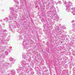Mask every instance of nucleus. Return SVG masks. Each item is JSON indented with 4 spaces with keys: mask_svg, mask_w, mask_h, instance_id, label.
Masks as SVG:
<instances>
[{
    "mask_svg": "<svg viewBox=\"0 0 75 75\" xmlns=\"http://www.w3.org/2000/svg\"><path fill=\"white\" fill-rule=\"evenodd\" d=\"M63 0V3L66 4V10L67 12H70L71 11L72 14L73 15H75V7H73L71 9V10L70 9L71 6H72V2L69 1L67 2L66 1H64V0Z\"/></svg>",
    "mask_w": 75,
    "mask_h": 75,
    "instance_id": "1",
    "label": "nucleus"
},
{
    "mask_svg": "<svg viewBox=\"0 0 75 75\" xmlns=\"http://www.w3.org/2000/svg\"><path fill=\"white\" fill-rule=\"evenodd\" d=\"M10 14L8 15V17L10 20H13L16 18V14L14 13V9L13 8H10Z\"/></svg>",
    "mask_w": 75,
    "mask_h": 75,
    "instance_id": "2",
    "label": "nucleus"
},
{
    "mask_svg": "<svg viewBox=\"0 0 75 75\" xmlns=\"http://www.w3.org/2000/svg\"><path fill=\"white\" fill-rule=\"evenodd\" d=\"M23 70H24V68L22 67H18V68L17 69V71L18 73H20V71L21 70L20 74H19V75H25V74H24L23 72H22Z\"/></svg>",
    "mask_w": 75,
    "mask_h": 75,
    "instance_id": "3",
    "label": "nucleus"
},
{
    "mask_svg": "<svg viewBox=\"0 0 75 75\" xmlns=\"http://www.w3.org/2000/svg\"><path fill=\"white\" fill-rule=\"evenodd\" d=\"M72 23L73 25V27H74V28L73 29V31H75V21H72Z\"/></svg>",
    "mask_w": 75,
    "mask_h": 75,
    "instance_id": "4",
    "label": "nucleus"
},
{
    "mask_svg": "<svg viewBox=\"0 0 75 75\" xmlns=\"http://www.w3.org/2000/svg\"><path fill=\"white\" fill-rule=\"evenodd\" d=\"M11 23H10L9 25V27L10 29H12L13 28V26L11 25Z\"/></svg>",
    "mask_w": 75,
    "mask_h": 75,
    "instance_id": "5",
    "label": "nucleus"
},
{
    "mask_svg": "<svg viewBox=\"0 0 75 75\" xmlns=\"http://www.w3.org/2000/svg\"><path fill=\"white\" fill-rule=\"evenodd\" d=\"M22 65H25L27 64V63H26V62H25L24 61H23H23H22Z\"/></svg>",
    "mask_w": 75,
    "mask_h": 75,
    "instance_id": "6",
    "label": "nucleus"
},
{
    "mask_svg": "<svg viewBox=\"0 0 75 75\" xmlns=\"http://www.w3.org/2000/svg\"><path fill=\"white\" fill-rule=\"evenodd\" d=\"M15 74V71L14 70H12L11 71V75H14Z\"/></svg>",
    "mask_w": 75,
    "mask_h": 75,
    "instance_id": "7",
    "label": "nucleus"
},
{
    "mask_svg": "<svg viewBox=\"0 0 75 75\" xmlns=\"http://www.w3.org/2000/svg\"><path fill=\"white\" fill-rule=\"evenodd\" d=\"M4 20L6 21V22H7V21H8V18H6L4 19Z\"/></svg>",
    "mask_w": 75,
    "mask_h": 75,
    "instance_id": "8",
    "label": "nucleus"
},
{
    "mask_svg": "<svg viewBox=\"0 0 75 75\" xmlns=\"http://www.w3.org/2000/svg\"><path fill=\"white\" fill-rule=\"evenodd\" d=\"M62 28L63 29H65V28H65V26H62Z\"/></svg>",
    "mask_w": 75,
    "mask_h": 75,
    "instance_id": "9",
    "label": "nucleus"
},
{
    "mask_svg": "<svg viewBox=\"0 0 75 75\" xmlns=\"http://www.w3.org/2000/svg\"><path fill=\"white\" fill-rule=\"evenodd\" d=\"M13 1H14L15 2V3H17V2H18L16 0H13Z\"/></svg>",
    "mask_w": 75,
    "mask_h": 75,
    "instance_id": "10",
    "label": "nucleus"
},
{
    "mask_svg": "<svg viewBox=\"0 0 75 75\" xmlns=\"http://www.w3.org/2000/svg\"><path fill=\"white\" fill-rule=\"evenodd\" d=\"M56 19H59V17H58V16H57V17H56Z\"/></svg>",
    "mask_w": 75,
    "mask_h": 75,
    "instance_id": "11",
    "label": "nucleus"
},
{
    "mask_svg": "<svg viewBox=\"0 0 75 75\" xmlns=\"http://www.w3.org/2000/svg\"><path fill=\"white\" fill-rule=\"evenodd\" d=\"M59 3H60V4H62V2L61 1H59Z\"/></svg>",
    "mask_w": 75,
    "mask_h": 75,
    "instance_id": "12",
    "label": "nucleus"
},
{
    "mask_svg": "<svg viewBox=\"0 0 75 75\" xmlns=\"http://www.w3.org/2000/svg\"><path fill=\"white\" fill-rule=\"evenodd\" d=\"M7 53H6V55H7L8 54V53L7 52H6Z\"/></svg>",
    "mask_w": 75,
    "mask_h": 75,
    "instance_id": "13",
    "label": "nucleus"
},
{
    "mask_svg": "<svg viewBox=\"0 0 75 75\" xmlns=\"http://www.w3.org/2000/svg\"><path fill=\"white\" fill-rule=\"evenodd\" d=\"M2 25H5V24L4 23H3L2 24Z\"/></svg>",
    "mask_w": 75,
    "mask_h": 75,
    "instance_id": "14",
    "label": "nucleus"
},
{
    "mask_svg": "<svg viewBox=\"0 0 75 75\" xmlns=\"http://www.w3.org/2000/svg\"><path fill=\"white\" fill-rule=\"evenodd\" d=\"M0 21H2L1 20Z\"/></svg>",
    "mask_w": 75,
    "mask_h": 75,
    "instance_id": "15",
    "label": "nucleus"
}]
</instances>
